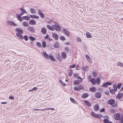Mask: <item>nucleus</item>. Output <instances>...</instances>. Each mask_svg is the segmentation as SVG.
<instances>
[{
	"mask_svg": "<svg viewBox=\"0 0 123 123\" xmlns=\"http://www.w3.org/2000/svg\"><path fill=\"white\" fill-rule=\"evenodd\" d=\"M107 103L110 105H113V106H116L117 105V103H115V101L113 99H111L107 101Z\"/></svg>",
	"mask_w": 123,
	"mask_h": 123,
	"instance_id": "nucleus-1",
	"label": "nucleus"
},
{
	"mask_svg": "<svg viewBox=\"0 0 123 123\" xmlns=\"http://www.w3.org/2000/svg\"><path fill=\"white\" fill-rule=\"evenodd\" d=\"M84 88V87L82 86L81 85H80L74 87V89L75 91H79L80 89H83Z\"/></svg>",
	"mask_w": 123,
	"mask_h": 123,
	"instance_id": "nucleus-2",
	"label": "nucleus"
},
{
	"mask_svg": "<svg viewBox=\"0 0 123 123\" xmlns=\"http://www.w3.org/2000/svg\"><path fill=\"white\" fill-rule=\"evenodd\" d=\"M121 117V114L119 113H116L114 114V118L116 120H120Z\"/></svg>",
	"mask_w": 123,
	"mask_h": 123,
	"instance_id": "nucleus-3",
	"label": "nucleus"
},
{
	"mask_svg": "<svg viewBox=\"0 0 123 123\" xmlns=\"http://www.w3.org/2000/svg\"><path fill=\"white\" fill-rule=\"evenodd\" d=\"M91 114L93 117L95 118H98L100 119L102 117L101 115L100 114L98 115L93 112L91 113Z\"/></svg>",
	"mask_w": 123,
	"mask_h": 123,
	"instance_id": "nucleus-4",
	"label": "nucleus"
},
{
	"mask_svg": "<svg viewBox=\"0 0 123 123\" xmlns=\"http://www.w3.org/2000/svg\"><path fill=\"white\" fill-rule=\"evenodd\" d=\"M54 30H55L58 31H60L61 28L59 25H53Z\"/></svg>",
	"mask_w": 123,
	"mask_h": 123,
	"instance_id": "nucleus-5",
	"label": "nucleus"
},
{
	"mask_svg": "<svg viewBox=\"0 0 123 123\" xmlns=\"http://www.w3.org/2000/svg\"><path fill=\"white\" fill-rule=\"evenodd\" d=\"M27 29L31 33H34L35 31V30L34 28L30 26L28 27Z\"/></svg>",
	"mask_w": 123,
	"mask_h": 123,
	"instance_id": "nucleus-6",
	"label": "nucleus"
},
{
	"mask_svg": "<svg viewBox=\"0 0 123 123\" xmlns=\"http://www.w3.org/2000/svg\"><path fill=\"white\" fill-rule=\"evenodd\" d=\"M86 57L88 62L90 63H91L92 62V60L90 57L89 55H86Z\"/></svg>",
	"mask_w": 123,
	"mask_h": 123,
	"instance_id": "nucleus-7",
	"label": "nucleus"
},
{
	"mask_svg": "<svg viewBox=\"0 0 123 123\" xmlns=\"http://www.w3.org/2000/svg\"><path fill=\"white\" fill-rule=\"evenodd\" d=\"M94 95L96 97L98 98H100L101 96V93L98 92L95 93Z\"/></svg>",
	"mask_w": 123,
	"mask_h": 123,
	"instance_id": "nucleus-8",
	"label": "nucleus"
},
{
	"mask_svg": "<svg viewBox=\"0 0 123 123\" xmlns=\"http://www.w3.org/2000/svg\"><path fill=\"white\" fill-rule=\"evenodd\" d=\"M15 31L18 33L23 34V31L20 28H16L15 29Z\"/></svg>",
	"mask_w": 123,
	"mask_h": 123,
	"instance_id": "nucleus-9",
	"label": "nucleus"
},
{
	"mask_svg": "<svg viewBox=\"0 0 123 123\" xmlns=\"http://www.w3.org/2000/svg\"><path fill=\"white\" fill-rule=\"evenodd\" d=\"M111 84L112 83L111 82H107L103 84L102 86L104 88L108 86L111 85Z\"/></svg>",
	"mask_w": 123,
	"mask_h": 123,
	"instance_id": "nucleus-10",
	"label": "nucleus"
},
{
	"mask_svg": "<svg viewBox=\"0 0 123 123\" xmlns=\"http://www.w3.org/2000/svg\"><path fill=\"white\" fill-rule=\"evenodd\" d=\"M63 29V32L66 35L67 37H69L70 36V34L68 31L67 30L64 29Z\"/></svg>",
	"mask_w": 123,
	"mask_h": 123,
	"instance_id": "nucleus-11",
	"label": "nucleus"
},
{
	"mask_svg": "<svg viewBox=\"0 0 123 123\" xmlns=\"http://www.w3.org/2000/svg\"><path fill=\"white\" fill-rule=\"evenodd\" d=\"M36 21L33 19L30 20L29 21V23L31 25H34L36 24Z\"/></svg>",
	"mask_w": 123,
	"mask_h": 123,
	"instance_id": "nucleus-12",
	"label": "nucleus"
},
{
	"mask_svg": "<svg viewBox=\"0 0 123 123\" xmlns=\"http://www.w3.org/2000/svg\"><path fill=\"white\" fill-rule=\"evenodd\" d=\"M52 36L54 38L55 40H57L58 38V35L55 33H53L52 34Z\"/></svg>",
	"mask_w": 123,
	"mask_h": 123,
	"instance_id": "nucleus-13",
	"label": "nucleus"
},
{
	"mask_svg": "<svg viewBox=\"0 0 123 123\" xmlns=\"http://www.w3.org/2000/svg\"><path fill=\"white\" fill-rule=\"evenodd\" d=\"M56 57L57 60L60 62H61L62 61V60L61 56V55H59V54H56Z\"/></svg>",
	"mask_w": 123,
	"mask_h": 123,
	"instance_id": "nucleus-14",
	"label": "nucleus"
},
{
	"mask_svg": "<svg viewBox=\"0 0 123 123\" xmlns=\"http://www.w3.org/2000/svg\"><path fill=\"white\" fill-rule=\"evenodd\" d=\"M38 11V13L40 17L42 18H44V14L41 11L39 10Z\"/></svg>",
	"mask_w": 123,
	"mask_h": 123,
	"instance_id": "nucleus-15",
	"label": "nucleus"
},
{
	"mask_svg": "<svg viewBox=\"0 0 123 123\" xmlns=\"http://www.w3.org/2000/svg\"><path fill=\"white\" fill-rule=\"evenodd\" d=\"M61 57L63 59H65L67 55L65 52H62L61 54Z\"/></svg>",
	"mask_w": 123,
	"mask_h": 123,
	"instance_id": "nucleus-16",
	"label": "nucleus"
},
{
	"mask_svg": "<svg viewBox=\"0 0 123 123\" xmlns=\"http://www.w3.org/2000/svg\"><path fill=\"white\" fill-rule=\"evenodd\" d=\"M123 96V94L122 93H119L118 95L116 96V97L118 99H119L122 98Z\"/></svg>",
	"mask_w": 123,
	"mask_h": 123,
	"instance_id": "nucleus-17",
	"label": "nucleus"
},
{
	"mask_svg": "<svg viewBox=\"0 0 123 123\" xmlns=\"http://www.w3.org/2000/svg\"><path fill=\"white\" fill-rule=\"evenodd\" d=\"M41 32L43 34H46L47 32L46 29L44 27L42 28L41 29Z\"/></svg>",
	"mask_w": 123,
	"mask_h": 123,
	"instance_id": "nucleus-18",
	"label": "nucleus"
},
{
	"mask_svg": "<svg viewBox=\"0 0 123 123\" xmlns=\"http://www.w3.org/2000/svg\"><path fill=\"white\" fill-rule=\"evenodd\" d=\"M94 110L96 111H97L99 110L98 105V104L95 105L93 107Z\"/></svg>",
	"mask_w": 123,
	"mask_h": 123,
	"instance_id": "nucleus-19",
	"label": "nucleus"
},
{
	"mask_svg": "<svg viewBox=\"0 0 123 123\" xmlns=\"http://www.w3.org/2000/svg\"><path fill=\"white\" fill-rule=\"evenodd\" d=\"M21 34L18 33H16V35L18 38L21 39H23V36Z\"/></svg>",
	"mask_w": 123,
	"mask_h": 123,
	"instance_id": "nucleus-20",
	"label": "nucleus"
},
{
	"mask_svg": "<svg viewBox=\"0 0 123 123\" xmlns=\"http://www.w3.org/2000/svg\"><path fill=\"white\" fill-rule=\"evenodd\" d=\"M90 81L93 85H95L96 84V80L95 78H91L90 80Z\"/></svg>",
	"mask_w": 123,
	"mask_h": 123,
	"instance_id": "nucleus-21",
	"label": "nucleus"
},
{
	"mask_svg": "<svg viewBox=\"0 0 123 123\" xmlns=\"http://www.w3.org/2000/svg\"><path fill=\"white\" fill-rule=\"evenodd\" d=\"M8 23L10 25H14V26L17 25V24H15L14 22L13 21H8Z\"/></svg>",
	"mask_w": 123,
	"mask_h": 123,
	"instance_id": "nucleus-22",
	"label": "nucleus"
},
{
	"mask_svg": "<svg viewBox=\"0 0 123 123\" xmlns=\"http://www.w3.org/2000/svg\"><path fill=\"white\" fill-rule=\"evenodd\" d=\"M30 17L31 18H34L38 19L39 18V17L38 16L34 14L30 15Z\"/></svg>",
	"mask_w": 123,
	"mask_h": 123,
	"instance_id": "nucleus-23",
	"label": "nucleus"
},
{
	"mask_svg": "<svg viewBox=\"0 0 123 123\" xmlns=\"http://www.w3.org/2000/svg\"><path fill=\"white\" fill-rule=\"evenodd\" d=\"M105 117L106 118L103 121V122L105 123H108L109 122V120L108 119V117L107 116H106Z\"/></svg>",
	"mask_w": 123,
	"mask_h": 123,
	"instance_id": "nucleus-24",
	"label": "nucleus"
},
{
	"mask_svg": "<svg viewBox=\"0 0 123 123\" xmlns=\"http://www.w3.org/2000/svg\"><path fill=\"white\" fill-rule=\"evenodd\" d=\"M81 81V80H76L74 81L73 84L75 85H78L79 84L80 82Z\"/></svg>",
	"mask_w": 123,
	"mask_h": 123,
	"instance_id": "nucleus-25",
	"label": "nucleus"
},
{
	"mask_svg": "<svg viewBox=\"0 0 123 123\" xmlns=\"http://www.w3.org/2000/svg\"><path fill=\"white\" fill-rule=\"evenodd\" d=\"M51 55H49V59L51 60L54 62H56V60L55 59L54 57L52 56Z\"/></svg>",
	"mask_w": 123,
	"mask_h": 123,
	"instance_id": "nucleus-26",
	"label": "nucleus"
},
{
	"mask_svg": "<svg viewBox=\"0 0 123 123\" xmlns=\"http://www.w3.org/2000/svg\"><path fill=\"white\" fill-rule=\"evenodd\" d=\"M43 55L46 58L49 59V55H48L46 51H44L43 52Z\"/></svg>",
	"mask_w": 123,
	"mask_h": 123,
	"instance_id": "nucleus-27",
	"label": "nucleus"
},
{
	"mask_svg": "<svg viewBox=\"0 0 123 123\" xmlns=\"http://www.w3.org/2000/svg\"><path fill=\"white\" fill-rule=\"evenodd\" d=\"M16 15L17 16V19L18 20L20 21H21L22 20V18L21 17L19 16L18 14V13H16Z\"/></svg>",
	"mask_w": 123,
	"mask_h": 123,
	"instance_id": "nucleus-28",
	"label": "nucleus"
},
{
	"mask_svg": "<svg viewBox=\"0 0 123 123\" xmlns=\"http://www.w3.org/2000/svg\"><path fill=\"white\" fill-rule=\"evenodd\" d=\"M28 38L31 41H32L35 40L36 39L35 38L32 36H29Z\"/></svg>",
	"mask_w": 123,
	"mask_h": 123,
	"instance_id": "nucleus-29",
	"label": "nucleus"
},
{
	"mask_svg": "<svg viewBox=\"0 0 123 123\" xmlns=\"http://www.w3.org/2000/svg\"><path fill=\"white\" fill-rule=\"evenodd\" d=\"M22 18L24 19H25L27 20H29L30 19L29 17L26 16H23Z\"/></svg>",
	"mask_w": 123,
	"mask_h": 123,
	"instance_id": "nucleus-30",
	"label": "nucleus"
},
{
	"mask_svg": "<svg viewBox=\"0 0 123 123\" xmlns=\"http://www.w3.org/2000/svg\"><path fill=\"white\" fill-rule=\"evenodd\" d=\"M55 48H57L59 47V43L58 42H56L53 45Z\"/></svg>",
	"mask_w": 123,
	"mask_h": 123,
	"instance_id": "nucleus-31",
	"label": "nucleus"
},
{
	"mask_svg": "<svg viewBox=\"0 0 123 123\" xmlns=\"http://www.w3.org/2000/svg\"><path fill=\"white\" fill-rule=\"evenodd\" d=\"M47 28H48V29H49L51 31H54V28L52 26L49 25H47Z\"/></svg>",
	"mask_w": 123,
	"mask_h": 123,
	"instance_id": "nucleus-32",
	"label": "nucleus"
},
{
	"mask_svg": "<svg viewBox=\"0 0 123 123\" xmlns=\"http://www.w3.org/2000/svg\"><path fill=\"white\" fill-rule=\"evenodd\" d=\"M30 10L31 13L32 14L35 13L36 12L35 9L32 8H30Z\"/></svg>",
	"mask_w": 123,
	"mask_h": 123,
	"instance_id": "nucleus-33",
	"label": "nucleus"
},
{
	"mask_svg": "<svg viewBox=\"0 0 123 123\" xmlns=\"http://www.w3.org/2000/svg\"><path fill=\"white\" fill-rule=\"evenodd\" d=\"M85 104L88 106L91 107V104L87 101L85 100Z\"/></svg>",
	"mask_w": 123,
	"mask_h": 123,
	"instance_id": "nucleus-34",
	"label": "nucleus"
},
{
	"mask_svg": "<svg viewBox=\"0 0 123 123\" xmlns=\"http://www.w3.org/2000/svg\"><path fill=\"white\" fill-rule=\"evenodd\" d=\"M96 83L97 84L99 85L101 82L100 79L99 78H98L96 79Z\"/></svg>",
	"mask_w": 123,
	"mask_h": 123,
	"instance_id": "nucleus-35",
	"label": "nucleus"
},
{
	"mask_svg": "<svg viewBox=\"0 0 123 123\" xmlns=\"http://www.w3.org/2000/svg\"><path fill=\"white\" fill-rule=\"evenodd\" d=\"M90 91L92 92H95L96 91V89L95 87L90 88L89 89Z\"/></svg>",
	"mask_w": 123,
	"mask_h": 123,
	"instance_id": "nucleus-36",
	"label": "nucleus"
},
{
	"mask_svg": "<svg viewBox=\"0 0 123 123\" xmlns=\"http://www.w3.org/2000/svg\"><path fill=\"white\" fill-rule=\"evenodd\" d=\"M19 9H20V10L21 11V12L23 13L24 14L25 13H27V12L23 8H20Z\"/></svg>",
	"mask_w": 123,
	"mask_h": 123,
	"instance_id": "nucleus-37",
	"label": "nucleus"
},
{
	"mask_svg": "<svg viewBox=\"0 0 123 123\" xmlns=\"http://www.w3.org/2000/svg\"><path fill=\"white\" fill-rule=\"evenodd\" d=\"M117 65L123 67V63L121 62H118L117 63Z\"/></svg>",
	"mask_w": 123,
	"mask_h": 123,
	"instance_id": "nucleus-38",
	"label": "nucleus"
},
{
	"mask_svg": "<svg viewBox=\"0 0 123 123\" xmlns=\"http://www.w3.org/2000/svg\"><path fill=\"white\" fill-rule=\"evenodd\" d=\"M70 99L71 101L74 103L76 104V101L72 97L70 98Z\"/></svg>",
	"mask_w": 123,
	"mask_h": 123,
	"instance_id": "nucleus-39",
	"label": "nucleus"
},
{
	"mask_svg": "<svg viewBox=\"0 0 123 123\" xmlns=\"http://www.w3.org/2000/svg\"><path fill=\"white\" fill-rule=\"evenodd\" d=\"M59 39L60 40L62 41H64L66 39L65 37L62 36H60L59 37Z\"/></svg>",
	"mask_w": 123,
	"mask_h": 123,
	"instance_id": "nucleus-40",
	"label": "nucleus"
},
{
	"mask_svg": "<svg viewBox=\"0 0 123 123\" xmlns=\"http://www.w3.org/2000/svg\"><path fill=\"white\" fill-rule=\"evenodd\" d=\"M23 26L25 27H27L29 25L28 23L26 22H23Z\"/></svg>",
	"mask_w": 123,
	"mask_h": 123,
	"instance_id": "nucleus-41",
	"label": "nucleus"
},
{
	"mask_svg": "<svg viewBox=\"0 0 123 123\" xmlns=\"http://www.w3.org/2000/svg\"><path fill=\"white\" fill-rule=\"evenodd\" d=\"M59 82H60V83L62 84L63 86H66V84L63 82L61 80H59Z\"/></svg>",
	"mask_w": 123,
	"mask_h": 123,
	"instance_id": "nucleus-42",
	"label": "nucleus"
},
{
	"mask_svg": "<svg viewBox=\"0 0 123 123\" xmlns=\"http://www.w3.org/2000/svg\"><path fill=\"white\" fill-rule=\"evenodd\" d=\"M86 35L87 38H91V34L89 32H87L86 33Z\"/></svg>",
	"mask_w": 123,
	"mask_h": 123,
	"instance_id": "nucleus-43",
	"label": "nucleus"
},
{
	"mask_svg": "<svg viewBox=\"0 0 123 123\" xmlns=\"http://www.w3.org/2000/svg\"><path fill=\"white\" fill-rule=\"evenodd\" d=\"M65 51L67 53H69L70 52V49L68 47H65Z\"/></svg>",
	"mask_w": 123,
	"mask_h": 123,
	"instance_id": "nucleus-44",
	"label": "nucleus"
},
{
	"mask_svg": "<svg viewBox=\"0 0 123 123\" xmlns=\"http://www.w3.org/2000/svg\"><path fill=\"white\" fill-rule=\"evenodd\" d=\"M42 46L44 48L46 47V43L45 42L43 41L42 42Z\"/></svg>",
	"mask_w": 123,
	"mask_h": 123,
	"instance_id": "nucleus-45",
	"label": "nucleus"
},
{
	"mask_svg": "<svg viewBox=\"0 0 123 123\" xmlns=\"http://www.w3.org/2000/svg\"><path fill=\"white\" fill-rule=\"evenodd\" d=\"M36 45L39 48L41 47H42V45L39 42H37Z\"/></svg>",
	"mask_w": 123,
	"mask_h": 123,
	"instance_id": "nucleus-46",
	"label": "nucleus"
},
{
	"mask_svg": "<svg viewBox=\"0 0 123 123\" xmlns=\"http://www.w3.org/2000/svg\"><path fill=\"white\" fill-rule=\"evenodd\" d=\"M84 99H83V98L82 99V98H81L80 99V103H81L82 104H83L84 105H85V100H84Z\"/></svg>",
	"mask_w": 123,
	"mask_h": 123,
	"instance_id": "nucleus-47",
	"label": "nucleus"
},
{
	"mask_svg": "<svg viewBox=\"0 0 123 123\" xmlns=\"http://www.w3.org/2000/svg\"><path fill=\"white\" fill-rule=\"evenodd\" d=\"M69 72L68 73V75L71 77L72 75V70L71 69H70L69 71Z\"/></svg>",
	"mask_w": 123,
	"mask_h": 123,
	"instance_id": "nucleus-48",
	"label": "nucleus"
},
{
	"mask_svg": "<svg viewBox=\"0 0 123 123\" xmlns=\"http://www.w3.org/2000/svg\"><path fill=\"white\" fill-rule=\"evenodd\" d=\"M23 39H24L26 41H27L28 40V37L26 35H25L23 37Z\"/></svg>",
	"mask_w": 123,
	"mask_h": 123,
	"instance_id": "nucleus-49",
	"label": "nucleus"
},
{
	"mask_svg": "<svg viewBox=\"0 0 123 123\" xmlns=\"http://www.w3.org/2000/svg\"><path fill=\"white\" fill-rule=\"evenodd\" d=\"M76 67V65L75 64H73L72 65H70L69 67V68H74Z\"/></svg>",
	"mask_w": 123,
	"mask_h": 123,
	"instance_id": "nucleus-50",
	"label": "nucleus"
},
{
	"mask_svg": "<svg viewBox=\"0 0 123 123\" xmlns=\"http://www.w3.org/2000/svg\"><path fill=\"white\" fill-rule=\"evenodd\" d=\"M97 72L96 71H95V72H93V73H92V74L93 76L94 77H96V75H97Z\"/></svg>",
	"mask_w": 123,
	"mask_h": 123,
	"instance_id": "nucleus-51",
	"label": "nucleus"
},
{
	"mask_svg": "<svg viewBox=\"0 0 123 123\" xmlns=\"http://www.w3.org/2000/svg\"><path fill=\"white\" fill-rule=\"evenodd\" d=\"M110 112L111 113H114L116 112V111L115 109H112L110 110Z\"/></svg>",
	"mask_w": 123,
	"mask_h": 123,
	"instance_id": "nucleus-52",
	"label": "nucleus"
},
{
	"mask_svg": "<svg viewBox=\"0 0 123 123\" xmlns=\"http://www.w3.org/2000/svg\"><path fill=\"white\" fill-rule=\"evenodd\" d=\"M110 92L112 94H114L115 92V91L113 89H111L110 90Z\"/></svg>",
	"mask_w": 123,
	"mask_h": 123,
	"instance_id": "nucleus-53",
	"label": "nucleus"
},
{
	"mask_svg": "<svg viewBox=\"0 0 123 123\" xmlns=\"http://www.w3.org/2000/svg\"><path fill=\"white\" fill-rule=\"evenodd\" d=\"M76 40L77 42H81V39L79 37H77L76 39Z\"/></svg>",
	"mask_w": 123,
	"mask_h": 123,
	"instance_id": "nucleus-54",
	"label": "nucleus"
},
{
	"mask_svg": "<svg viewBox=\"0 0 123 123\" xmlns=\"http://www.w3.org/2000/svg\"><path fill=\"white\" fill-rule=\"evenodd\" d=\"M51 110L52 111H54L55 110V109L53 108H48L46 109V110Z\"/></svg>",
	"mask_w": 123,
	"mask_h": 123,
	"instance_id": "nucleus-55",
	"label": "nucleus"
},
{
	"mask_svg": "<svg viewBox=\"0 0 123 123\" xmlns=\"http://www.w3.org/2000/svg\"><path fill=\"white\" fill-rule=\"evenodd\" d=\"M120 122L121 123H123V115L121 118Z\"/></svg>",
	"mask_w": 123,
	"mask_h": 123,
	"instance_id": "nucleus-56",
	"label": "nucleus"
},
{
	"mask_svg": "<svg viewBox=\"0 0 123 123\" xmlns=\"http://www.w3.org/2000/svg\"><path fill=\"white\" fill-rule=\"evenodd\" d=\"M9 98L11 99H14V97L12 96H10L9 97Z\"/></svg>",
	"mask_w": 123,
	"mask_h": 123,
	"instance_id": "nucleus-57",
	"label": "nucleus"
},
{
	"mask_svg": "<svg viewBox=\"0 0 123 123\" xmlns=\"http://www.w3.org/2000/svg\"><path fill=\"white\" fill-rule=\"evenodd\" d=\"M121 86V83L118 84L117 85V88L119 89H120Z\"/></svg>",
	"mask_w": 123,
	"mask_h": 123,
	"instance_id": "nucleus-58",
	"label": "nucleus"
},
{
	"mask_svg": "<svg viewBox=\"0 0 123 123\" xmlns=\"http://www.w3.org/2000/svg\"><path fill=\"white\" fill-rule=\"evenodd\" d=\"M49 36L48 34H47L46 36L44 38L45 39H47L49 38Z\"/></svg>",
	"mask_w": 123,
	"mask_h": 123,
	"instance_id": "nucleus-59",
	"label": "nucleus"
},
{
	"mask_svg": "<svg viewBox=\"0 0 123 123\" xmlns=\"http://www.w3.org/2000/svg\"><path fill=\"white\" fill-rule=\"evenodd\" d=\"M78 74H74V77L75 78H77L78 76Z\"/></svg>",
	"mask_w": 123,
	"mask_h": 123,
	"instance_id": "nucleus-60",
	"label": "nucleus"
},
{
	"mask_svg": "<svg viewBox=\"0 0 123 123\" xmlns=\"http://www.w3.org/2000/svg\"><path fill=\"white\" fill-rule=\"evenodd\" d=\"M37 89V88L36 87H34L32 89V90H33V91H36V90Z\"/></svg>",
	"mask_w": 123,
	"mask_h": 123,
	"instance_id": "nucleus-61",
	"label": "nucleus"
},
{
	"mask_svg": "<svg viewBox=\"0 0 123 123\" xmlns=\"http://www.w3.org/2000/svg\"><path fill=\"white\" fill-rule=\"evenodd\" d=\"M77 78L79 80H81V81L82 80V79L81 78V77L80 76H78L77 77Z\"/></svg>",
	"mask_w": 123,
	"mask_h": 123,
	"instance_id": "nucleus-62",
	"label": "nucleus"
},
{
	"mask_svg": "<svg viewBox=\"0 0 123 123\" xmlns=\"http://www.w3.org/2000/svg\"><path fill=\"white\" fill-rule=\"evenodd\" d=\"M105 109L104 108H103L101 109L100 110V111L101 112H104L105 111Z\"/></svg>",
	"mask_w": 123,
	"mask_h": 123,
	"instance_id": "nucleus-63",
	"label": "nucleus"
},
{
	"mask_svg": "<svg viewBox=\"0 0 123 123\" xmlns=\"http://www.w3.org/2000/svg\"><path fill=\"white\" fill-rule=\"evenodd\" d=\"M89 94L87 93H85V98L88 97Z\"/></svg>",
	"mask_w": 123,
	"mask_h": 123,
	"instance_id": "nucleus-64",
	"label": "nucleus"
}]
</instances>
